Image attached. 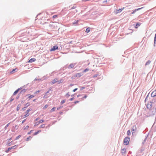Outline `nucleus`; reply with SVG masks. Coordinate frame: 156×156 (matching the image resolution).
<instances>
[{
    "mask_svg": "<svg viewBox=\"0 0 156 156\" xmlns=\"http://www.w3.org/2000/svg\"><path fill=\"white\" fill-rule=\"evenodd\" d=\"M73 99H74V98H72L70 99V100L71 101H72L73 100Z\"/></svg>",
    "mask_w": 156,
    "mask_h": 156,
    "instance_id": "obj_45",
    "label": "nucleus"
},
{
    "mask_svg": "<svg viewBox=\"0 0 156 156\" xmlns=\"http://www.w3.org/2000/svg\"><path fill=\"white\" fill-rule=\"evenodd\" d=\"M19 89H17V90H16L14 92V93H13V95H16V94H17V93H18V91H19Z\"/></svg>",
    "mask_w": 156,
    "mask_h": 156,
    "instance_id": "obj_22",
    "label": "nucleus"
},
{
    "mask_svg": "<svg viewBox=\"0 0 156 156\" xmlns=\"http://www.w3.org/2000/svg\"><path fill=\"white\" fill-rule=\"evenodd\" d=\"M35 100H36V99H34V100H33V101H35Z\"/></svg>",
    "mask_w": 156,
    "mask_h": 156,
    "instance_id": "obj_57",
    "label": "nucleus"
},
{
    "mask_svg": "<svg viewBox=\"0 0 156 156\" xmlns=\"http://www.w3.org/2000/svg\"><path fill=\"white\" fill-rule=\"evenodd\" d=\"M22 117H23V118H23V119H24V118H25L26 117H25V115H24V116H22Z\"/></svg>",
    "mask_w": 156,
    "mask_h": 156,
    "instance_id": "obj_48",
    "label": "nucleus"
},
{
    "mask_svg": "<svg viewBox=\"0 0 156 156\" xmlns=\"http://www.w3.org/2000/svg\"><path fill=\"white\" fill-rule=\"evenodd\" d=\"M155 37H156V34L155 35Z\"/></svg>",
    "mask_w": 156,
    "mask_h": 156,
    "instance_id": "obj_56",
    "label": "nucleus"
},
{
    "mask_svg": "<svg viewBox=\"0 0 156 156\" xmlns=\"http://www.w3.org/2000/svg\"><path fill=\"white\" fill-rule=\"evenodd\" d=\"M12 138H9V139L8 140V141H9L11 140H12Z\"/></svg>",
    "mask_w": 156,
    "mask_h": 156,
    "instance_id": "obj_50",
    "label": "nucleus"
},
{
    "mask_svg": "<svg viewBox=\"0 0 156 156\" xmlns=\"http://www.w3.org/2000/svg\"><path fill=\"white\" fill-rule=\"evenodd\" d=\"M26 108H27L26 107H24L23 108L22 110L23 111H24L26 109Z\"/></svg>",
    "mask_w": 156,
    "mask_h": 156,
    "instance_id": "obj_38",
    "label": "nucleus"
},
{
    "mask_svg": "<svg viewBox=\"0 0 156 156\" xmlns=\"http://www.w3.org/2000/svg\"><path fill=\"white\" fill-rule=\"evenodd\" d=\"M136 129V126L135 125L132 129V132L133 134L135 133Z\"/></svg>",
    "mask_w": 156,
    "mask_h": 156,
    "instance_id": "obj_5",
    "label": "nucleus"
},
{
    "mask_svg": "<svg viewBox=\"0 0 156 156\" xmlns=\"http://www.w3.org/2000/svg\"><path fill=\"white\" fill-rule=\"evenodd\" d=\"M27 96H29L28 98L30 99L34 98V96L33 95H30V94H28Z\"/></svg>",
    "mask_w": 156,
    "mask_h": 156,
    "instance_id": "obj_14",
    "label": "nucleus"
},
{
    "mask_svg": "<svg viewBox=\"0 0 156 156\" xmlns=\"http://www.w3.org/2000/svg\"><path fill=\"white\" fill-rule=\"evenodd\" d=\"M58 46L55 45V46H54L52 48H51L50 50V51H52L56 50L57 49H58Z\"/></svg>",
    "mask_w": 156,
    "mask_h": 156,
    "instance_id": "obj_4",
    "label": "nucleus"
},
{
    "mask_svg": "<svg viewBox=\"0 0 156 156\" xmlns=\"http://www.w3.org/2000/svg\"><path fill=\"white\" fill-rule=\"evenodd\" d=\"M140 23H137L136 24V26H135V28H137L138 27L140 26Z\"/></svg>",
    "mask_w": 156,
    "mask_h": 156,
    "instance_id": "obj_17",
    "label": "nucleus"
},
{
    "mask_svg": "<svg viewBox=\"0 0 156 156\" xmlns=\"http://www.w3.org/2000/svg\"><path fill=\"white\" fill-rule=\"evenodd\" d=\"M63 81V79H61L59 80H58L57 83L58 84H60V83H62Z\"/></svg>",
    "mask_w": 156,
    "mask_h": 156,
    "instance_id": "obj_15",
    "label": "nucleus"
},
{
    "mask_svg": "<svg viewBox=\"0 0 156 156\" xmlns=\"http://www.w3.org/2000/svg\"><path fill=\"white\" fill-rule=\"evenodd\" d=\"M57 16H58V15H54L53 16L52 18H54V19H55V18H56V17H57Z\"/></svg>",
    "mask_w": 156,
    "mask_h": 156,
    "instance_id": "obj_34",
    "label": "nucleus"
},
{
    "mask_svg": "<svg viewBox=\"0 0 156 156\" xmlns=\"http://www.w3.org/2000/svg\"><path fill=\"white\" fill-rule=\"evenodd\" d=\"M31 111L30 109L27 110L25 112L26 115H25V117H28L30 115L29 112Z\"/></svg>",
    "mask_w": 156,
    "mask_h": 156,
    "instance_id": "obj_6",
    "label": "nucleus"
},
{
    "mask_svg": "<svg viewBox=\"0 0 156 156\" xmlns=\"http://www.w3.org/2000/svg\"><path fill=\"white\" fill-rule=\"evenodd\" d=\"M151 96L153 97H154L156 96V90L153 91L151 94Z\"/></svg>",
    "mask_w": 156,
    "mask_h": 156,
    "instance_id": "obj_7",
    "label": "nucleus"
},
{
    "mask_svg": "<svg viewBox=\"0 0 156 156\" xmlns=\"http://www.w3.org/2000/svg\"><path fill=\"white\" fill-rule=\"evenodd\" d=\"M21 135H19L18 136H17L16 137L15 140H18L19 138H20L21 137Z\"/></svg>",
    "mask_w": 156,
    "mask_h": 156,
    "instance_id": "obj_26",
    "label": "nucleus"
},
{
    "mask_svg": "<svg viewBox=\"0 0 156 156\" xmlns=\"http://www.w3.org/2000/svg\"><path fill=\"white\" fill-rule=\"evenodd\" d=\"M78 20H77L76 21V22L73 23V25H77L78 24Z\"/></svg>",
    "mask_w": 156,
    "mask_h": 156,
    "instance_id": "obj_29",
    "label": "nucleus"
},
{
    "mask_svg": "<svg viewBox=\"0 0 156 156\" xmlns=\"http://www.w3.org/2000/svg\"><path fill=\"white\" fill-rule=\"evenodd\" d=\"M147 109H151L152 107V103L151 102H149L147 105Z\"/></svg>",
    "mask_w": 156,
    "mask_h": 156,
    "instance_id": "obj_2",
    "label": "nucleus"
},
{
    "mask_svg": "<svg viewBox=\"0 0 156 156\" xmlns=\"http://www.w3.org/2000/svg\"><path fill=\"white\" fill-rule=\"evenodd\" d=\"M75 8H76V7H74V6H73V7L71 8V9H74Z\"/></svg>",
    "mask_w": 156,
    "mask_h": 156,
    "instance_id": "obj_54",
    "label": "nucleus"
},
{
    "mask_svg": "<svg viewBox=\"0 0 156 156\" xmlns=\"http://www.w3.org/2000/svg\"><path fill=\"white\" fill-rule=\"evenodd\" d=\"M21 104H19L17 106V108H16V110L17 111H18L19 109H20V107L21 106Z\"/></svg>",
    "mask_w": 156,
    "mask_h": 156,
    "instance_id": "obj_11",
    "label": "nucleus"
},
{
    "mask_svg": "<svg viewBox=\"0 0 156 156\" xmlns=\"http://www.w3.org/2000/svg\"><path fill=\"white\" fill-rule=\"evenodd\" d=\"M90 27H88L86 29V32L87 33H88L90 32Z\"/></svg>",
    "mask_w": 156,
    "mask_h": 156,
    "instance_id": "obj_16",
    "label": "nucleus"
},
{
    "mask_svg": "<svg viewBox=\"0 0 156 156\" xmlns=\"http://www.w3.org/2000/svg\"><path fill=\"white\" fill-rule=\"evenodd\" d=\"M77 88H75V89H74L73 90V92H75L76 90H77Z\"/></svg>",
    "mask_w": 156,
    "mask_h": 156,
    "instance_id": "obj_44",
    "label": "nucleus"
},
{
    "mask_svg": "<svg viewBox=\"0 0 156 156\" xmlns=\"http://www.w3.org/2000/svg\"><path fill=\"white\" fill-rule=\"evenodd\" d=\"M74 66H75V64H73V63L69 65V68H73V67H74Z\"/></svg>",
    "mask_w": 156,
    "mask_h": 156,
    "instance_id": "obj_12",
    "label": "nucleus"
},
{
    "mask_svg": "<svg viewBox=\"0 0 156 156\" xmlns=\"http://www.w3.org/2000/svg\"><path fill=\"white\" fill-rule=\"evenodd\" d=\"M30 105V103H27L25 105V107L27 108L28 106H29Z\"/></svg>",
    "mask_w": 156,
    "mask_h": 156,
    "instance_id": "obj_24",
    "label": "nucleus"
},
{
    "mask_svg": "<svg viewBox=\"0 0 156 156\" xmlns=\"http://www.w3.org/2000/svg\"><path fill=\"white\" fill-rule=\"evenodd\" d=\"M82 75V74L81 73H77L76 75L75 76L76 77H80Z\"/></svg>",
    "mask_w": 156,
    "mask_h": 156,
    "instance_id": "obj_13",
    "label": "nucleus"
},
{
    "mask_svg": "<svg viewBox=\"0 0 156 156\" xmlns=\"http://www.w3.org/2000/svg\"><path fill=\"white\" fill-rule=\"evenodd\" d=\"M40 90H38L37 91H36V92H35L34 93L35 94H37V93H39L40 92Z\"/></svg>",
    "mask_w": 156,
    "mask_h": 156,
    "instance_id": "obj_41",
    "label": "nucleus"
},
{
    "mask_svg": "<svg viewBox=\"0 0 156 156\" xmlns=\"http://www.w3.org/2000/svg\"><path fill=\"white\" fill-rule=\"evenodd\" d=\"M44 122V121L43 120H40V121L39 122H38L39 123H42V122Z\"/></svg>",
    "mask_w": 156,
    "mask_h": 156,
    "instance_id": "obj_36",
    "label": "nucleus"
},
{
    "mask_svg": "<svg viewBox=\"0 0 156 156\" xmlns=\"http://www.w3.org/2000/svg\"><path fill=\"white\" fill-rule=\"evenodd\" d=\"M18 147V145H15L14 146L11 147V148H12V149L13 148H16Z\"/></svg>",
    "mask_w": 156,
    "mask_h": 156,
    "instance_id": "obj_20",
    "label": "nucleus"
},
{
    "mask_svg": "<svg viewBox=\"0 0 156 156\" xmlns=\"http://www.w3.org/2000/svg\"><path fill=\"white\" fill-rule=\"evenodd\" d=\"M151 62L150 61H148L146 63L145 65L146 66L148 65H149L151 63Z\"/></svg>",
    "mask_w": 156,
    "mask_h": 156,
    "instance_id": "obj_21",
    "label": "nucleus"
},
{
    "mask_svg": "<svg viewBox=\"0 0 156 156\" xmlns=\"http://www.w3.org/2000/svg\"><path fill=\"white\" fill-rule=\"evenodd\" d=\"M87 97V96L86 95H85L84 97H83V98H86Z\"/></svg>",
    "mask_w": 156,
    "mask_h": 156,
    "instance_id": "obj_51",
    "label": "nucleus"
},
{
    "mask_svg": "<svg viewBox=\"0 0 156 156\" xmlns=\"http://www.w3.org/2000/svg\"><path fill=\"white\" fill-rule=\"evenodd\" d=\"M10 124V123H9L6 125L5 126V129H6L7 128V127L9 126Z\"/></svg>",
    "mask_w": 156,
    "mask_h": 156,
    "instance_id": "obj_30",
    "label": "nucleus"
},
{
    "mask_svg": "<svg viewBox=\"0 0 156 156\" xmlns=\"http://www.w3.org/2000/svg\"><path fill=\"white\" fill-rule=\"evenodd\" d=\"M131 134V132L130 130H128L127 132V134L128 136L130 135Z\"/></svg>",
    "mask_w": 156,
    "mask_h": 156,
    "instance_id": "obj_25",
    "label": "nucleus"
},
{
    "mask_svg": "<svg viewBox=\"0 0 156 156\" xmlns=\"http://www.w3.org/2000/svg\"><path fill=\"white\" fill-rule=\"evenodd\" d=\"M122 150H123V151H124L125 152L126 151V149H123Z\"/></svg>",
    "mask_w": 156,
    "mask_h": 156,
    "instance_id": "obj_53",
    "label": "nucleus"
},
{
    "mask_svg": "<svg viewBox=\"0 0 156 156\" xmlns=\"http://www.w3.org/2000/svg\"><path fill=\"white\" fill-rule=\"evenodd\" d=\"M12 142H9V143H7V144L9 146H11V145H12Z\"/></svg>",
    "mask_w": 156,
    "mask_h": 156,
    "instance_id": "obj_33",
    "label": "nucleus"
},
{
    "mask_svg": "<svg viewBox=\"0 0 156 156\" xmlns=\"http://www.w3.org/2000/svg\"><path fill=\"white\" fill-rule=\"evenodd\" d=\"M58 79L57 78H55L51 82V83L52 84H54L55 83L57 82Z\"/></svg>",
    "mask_w": 156,
    "mask_h": 156,
    "instance_id": "obj_9",
    "label": "nucleus"
},
{
    "mask_svg": "<svg viewBox=\"0 0 156 156\" xmlns=\"http://www.w3.org/2000/svg\"><path fill=\"white\" fill-rule=\"evenodd\" d=\"M79 101H75L74 102V103L75 104H76L77 103H79Z\"/></svg>",
    "mask_w": 156,
    "mask_h": 156,
    "instance_id": "obj_42",
    "label": "nucleus"
},
{
    "mask_svg": "<svg viewBox=\"0 0 156 156\" xmlns=\"http://www.w3.org/2000/svg\"><path fill=\"white\" fill-rule=\"evenodd\" d=\"M89 70V69L87 68L83 71V72H85L87 71H88Z\"/></svg>",
    "mask_w": 156,
    "mask_h": 156,
    "instance_id": "obj_35",
    "label": "nucleus"
},
{
    "mask_svg": "<svg viewBox=\"0 0 156 156\" xmlns=\"http://www.w3.org/2000/svg\"><path fill=\"white\" fill-rule=\"evenodd\" d=\"M143 8H144V7H141V8H140L135 9L131 12V14H134L135 12H136V11H138L140 9Z\"/></svg>",
    "mask_w": 156,
    "mask_h": 156,
    "instance_id": "obj_8",
    "label": "nucleus"
},
{
    "mask_svg": "<svg viewBox=\"0 0 156 156\" xmlns=\"http://www.w3.org/2000/svg\"><path fill=\"white\" fill-rule=\"evenodd\" d=\"M49 91H47V93H49Z\"/></svg>",
    "mask_w": 156,
    "mask_h": 156,
    "instance_id": "obj_58",
    "label": "nucleus"
},
{
    "mask_svg": "<svg viewBox=\"0 0 156 156\" xmlns=\"http://www.w3.org/2000/svg\"><path fill=\"white\" fill-rule=\"evenodd\" d=\"M17 69H14L12 71L11 73H13Z\"/></svg>",
    "mask_w": 156,
    "mask_h": 156,
    "instance_id": "obj_39",
    "label": "nucleus"
},
{
    "mask_svg": "<svg viewBox=\"0 0 156 156\" xmlns=\"http://www.w3.org/2000/svg\"><path fill=\"white\" fill-rule=\"evenodd\" d=\"M31 131H32V130H31L30 132L28 133V134H30L31 133Z\"/></svg>",
    "mask_w": 156,
    "mask_h": 156,
    "instance_id": "obj_49",
    "label": "nucleus"
},
{
    "mask_svg": "<svg viewBox=\"0 0 156 156\" xmlns=\"http://www.w3.org/2000/svg\"><path fill=\"white\" fill-rule=\"evenodd\" d=\"M156 41V37H154V43H155V41Z\"/></svg>",
    "mask_w": 156,
    "mask_h": 156,
    "instance_id": "obj_47",
    "label": "nucleus"
},
{
    "mask_svg": "<svg viewBox=\"0 0 156 156\" xmlns=\"http://www.w3.org/2000/svg\"><path fill=\"white\" fill-rule=\"evenodd\" d=\"M29 126H26V127L24 128V129H27L29 128Z\"/></svg>",
    "mask_w": 156,
    "mask_h": 156,
    "instance_id": "obj_37",
    "label": "nucleus"
},
{
    "mask_svg": "<svg viewBox=\"0 0 156 156\" xmlns=\"http://www.w3.org/2000/svg\"><path fill=\"white\" fill-rule=\"evenodd\" d=\"M130 141V138L128 137H126L124 140L123 143L125 145H128Z\"/></svg>",
    "mask_w": 156,
    "mask_h": 156,
    "instance_id": "obj_1",
    "label": "nucleus"
},
{
    "mask_svg": "<svg viewBox=\"0 0 156 156\" xmlns=\"http://www.w3.org/2000/svg\"><path fill=\"white\" fill-rule=\"evenodd\" d=\"M55 107H54L52 108L50 111L51 112H52L54 111H55Z\"/></svg>",
    "mask_w": 156,
    "mask_h": 156,
    "instance_id": "obj_18",
    "label": "nucleus"
},
{
    "mask_svg": "<svg viewBox=\"0 0 156 156\" xmlns=\"http://www.w3.org/2000/svg\"><path fill=\"white\" fill-rule=\"evenodd\" d=\"M26 119L23 120L22 122V123H23L26 121Z\"/></svg>",
    "mask_w": 156,
    "mask_h": 156,
    "instance_id": "obj_46",
    "label": "nucleus"
},
{
    "mask_svg": "<svg viewBox=\"0 0 156 156\" xmlns=\"http://www.w3.org/2000/svg\"><path fill=\"white\" fill-rule=\"evenodd\" d=\"M12 149V148H11V147H9L8 149L5 151V152H6V153H8L9 152V151L10 150H11V149Z\"/></svg>",
    "mask_w": 156,
    "mask_h": 156,
    "instance_id": "obj_19",
    "label": "nucleus"
},
{
    "mask_svg": "<svg viewBox=\"0 0 156 156\" xmlns=\"http://www.w3.org/2000/svg\"><path fill=\"white\" fill-rule=\"evenodd\" d=\"M125 8L123 7L122 8L119 9H116L114 11V13L116 14H117L118 13L121 12Z\"/></svg>",
    "mask_w": 156,
    "mask_h": 156,
    "instance_id": "obj_3",
    "label": "nucleus"
},
{
    "mask_svg": "<svg viewBox=\"0 0 156 156\" xmlns=\"http://www.w3.org/2000/svg\"><path fill=\"white\" fill-rule=\"evenodd\" d=\"M41 80V79H37V78H35V79H34V80L35 81H37V80Z\"/></svg>",
    "mask_w": 156,
    "mask_h": 156,
    "instance_id": "obj_43",
    "label": "nucleus"
},
{
    "mask_svg": "<svg viewBox=\"0 0 156 156\" xmlns=\"http://www.w3.org/2000/svg\"><path fill=\"white\" fill-rule=\"evenodd\" d=\"M48 105H45V106H44L43 107V109H46V108H47V107H48Z\"/></svg>",
    "mask_w": 156,
    "mask_h": 156,
    "instance_id": "obj_28",
    "label": "nucleus"
},
{
    "mask_svg": "<svg viewBox=\"0 0 156 156\" xmlns=\"http://www.w3.org/2000/svg\"><path fill=\"white\" fill-rule=\"evenodd\" d=\"M39 123L38 122H37L36 123V124L38 125Z\"/></svg>",
    "mask_w": 156,
    "mask_h": 156,
    "instance_id": "obj_55",
    "label": "nucleus"
},
{
    "mask_svg": "<svg viewBox=\"0 0 156 156\" xmlns=\"http://www.w3.org/2000/svg\"><path fill=\"white\" fill-rule=\"evenodd\" d=\"M98 76V74H95L94 76H93V78L96 77L97 76Z\"/></svg>",
    "mask_w": 156,
    "mask_h": 156,
    "instance_id": "obj_40",
    "label": "nucleus"
},
{
    "mask_svg": "<svg viewBox=\"0 0 156 156\" xmlns=\"http://www.w3.org/2000/svg\"><path fill=\"white\" fill-rule=\"evenodd\" d=\"M32 138V137L31 136H29L28 137H27L26 139V141H28L29 140H30Z\"/></svg>",
    "mask_w": 156,
    "mask_h": 156,
    "instance_id": "obj_27",
    "label": "nucleus"
},
{
    "mask_svg": "<svg viewBox=\"0 0 156 156\" xmlns=\"http://www.w3.org/2000/svg\"><path fill=\"white\" fill-rule=\"evenodd\" d=\"M66 101L65 100H63L61 102V104L62 105Z\"/></svg>",
    "mask_w": 156,
    "mask_h": 156,
    "instance_id": "obj_32",
    "label": "nucleus"
},
{
    "mask_svg": "<svg viewBox=\"0 0 156 156\" xmlns=\"http://www.w3.org/2000/svg\"><path fill=\"white\" fill-rule=\"evenodd\" d=\"M36 60V59L34 58H32L29 60L28 61V62L31 63L34 62Z\"/></svg>",
    "mask_w": 156,
    "mask_h": 156,
    "instance_id": "obj_10",
    "label": "nucleus"
},
{
    "mask_svg": "<svg viewBox=\"0 0 156 156\" xmlns=\"http://www.w3.org/2000/svg\"><path fill=\"white\" fill-rule=\"evenodd\" d=\"M41 131V130H38V131L37 132H36L35 133H34V135H37V134H38V133L40 132Z\"/></svg>",
    "mask_w": 156,
    "mask_h": 156,
    "instance_id": "obj_23",
    "label": "nucleus"
},
{
    "mask_svg": "<svg viewBox=\"0 0 156 156\" xmlns=\"http://www.w3.org/2000/svg\"><path fill=\"white\" fill-rule=\"evenodd\" d=\"M39 119V118H37L36 119V121H37L38 120V119Z\"/></svg>",
    "mask_w": 156,
    "mask_h": 156,
    "instance_id": "obj_52",
    "label": "nucleus"
},
{
    "mask_svg": "<svg viewBox=\"0 0 156 156\" xmlns=\"http://www.w3.org/2000/svg\"><path fill=\"white\" fill-rule=\"evenodd\" d=\"M45 126V125L44 124H42V125H41L40 126V128H44Z\"/></svg>",
    "mask_w": 156,
    "mask_h": 156,
    "instance_id": "obj_31",
    "label": "nucleus"
},
{
    "mask_svg": "<svg viewBox=\"0 0 156 156\" xmlns=\"http://www.w3.org/2000/svg\"><path fill=\"white\" fill-rule=\"evenodd\" d=\"M156 109H155V112H154L155 113L156 112Z\"/></svg>",
    "mask_w": 156,
    "mask_h": 156,
    "instance_id": "obj_59",
    "label": "nucleus"
}]
</instances>
